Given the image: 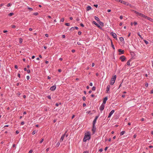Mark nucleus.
<instances>
[{
	"label": "nucleus",
	"instance_id": "f257e3e1",
	"mask_svg": "<svg viewBox=\"0 0 153 153\" xmlns=\"http://www.w3.org/2000/svg\"><path fill=\"white\" fill-rule=\"evenodd\" d=\"M91 138L90 134L89 133L87 135H85L83 139V141L85 142L87 140H89Z\"/></svg>",
	"mask_w": 153,
	"mask_h": 153
},
{
	"label": "nucleus",
	"instance_id": "f03ea898",
	"mask_svg": "<svg viewBox=\"0 0 153 153\" xmlns=\"http://www.w3.org/2000/svg\"><path fill=\"white\" fill-rule=\"evenodd\" d=\"M116 78V75H114L112 77L111 79L110 82V84L111 85H113L115 82Z\"/></svg>",
	"mask_w": 153,
	"mask_h": 153
},
{
	"label": "nucleus",
	"instance_id": "7ed1b4c3",
	"mask_svg": "<svg viewBox=\"0 0 153 153\" xmlns=\"http://www.w3.org/2000/svg\"><path fill=\"white\" fill-rule=\"evenodd\" d=\"M66 133H67V131H66L65 132V133L62 136V137L61 138V139H60V141L62 142L64 138L65 137V136Z\"/></svg>",
	"mask_w": 153,
	"mask_h": 153
},
{
	"label": "nucleus",
	"instance_id": "20e7f679",
	"mask_svg": "<svg viewBox=\"0 0 153 153\" xmlns=\"http://www.w3.org/2000/svg\"><path fill=\"white\" fill-rule=\"evenodd\" d=\"M105 104H102L101 106L100 107V109L101 111H102L104 109L105 107Z\"/></svg>",
	"mask_w": 153,
	"mask_h": 153
},
{
	"label": "nucleus",
	"instance_id": "39448f33",
	"mask_svg": "<svg viewBox=\"0 0 153 153\" xmlns=\"http://www.w3.org/2000/svg\"><path fill=\"white\" fill-rule=\"evenodd\" d=\"M111 35L113 36V37L114 38H116L117 35L116 34L113 32H111Z\"/></svg>",
	"mask_w": 153,
	"mask_h": 153
},
{
	"label": "nucleus",
	"instance_id": "423d86ee",
	"mask_svg": "<svg viewBox=\"0 0 153 153\" xmlns=\"http://www.w3.org/2000/svg\"><path fill=\"white\" fill-rule=\"evenodd\" d=\"M118 52H119V55H121L122 54H123L124 53V51L123 50L122 51L121 49H119L118 50Z\"/></svg>",
	"mask_w": 153,
	"mask_h": 153
},
{
	"label": "nucleus",
	"instance_id": "0eeeda50",
	"mask_svg": "<svg viewBox=\"0 0 153 153\" xmlns=\"http://www.w3.org/2000/svg\"><path fill=\"white\" fill-rule=\"evenodd\" d=\"M56 89V85H53L50 88V89L51 91H54Z\"/></svg>",
	"mask_w": 153,
	"mask_h": 153
},
{
	"label": "nucleus",
	"instance_id": "6e6552de",
	"mask_svg": "<svg viewBox=\"0 0 153 153\" xmlns=\"http://www.w3.org/2000/svg\"><path fill=\"white\" fill-rule=\"evenodd\" d=\"M120 59L121 60L122 62H123L126 59V58L124 56H122L120 57Z\"/></svg>",
	"mask_w": 153,
	"mask_h": 153
},
{
	"label": "nucleus",
	"instance_id": "1a4fd4ad",
	"mask_svg": "<svg viewBox=\"0 0 153 153\" xmlns=\"http://www.w3.org/2000/svg\"><path fill=\"white\" fill-rule=\"evenodd\" d=\"M107 99L108 98L107 97H105L103 99V103H102V104L105 105L106 103V101L107 100Z\"/></svg>",
	"mask_w": 153,
	"mask_h": 153
},
{
	"label": "nucleus",
	"instance_id": "9d476101",
	"mask_svg": "<svg viewBox=\"0 0 153 153\" xmlns=\"http://www.w3.org/2000/svg\"><path fill=\"white\" fill-rule=\"evenodd\" d=\"M117 1L120 2L122 3H123L125 4H127V2L122 0H117Z\"/></svg>",
	"mask_w": 153,
	"mask_h": 153
},
{
	"label": "nucleus",
	"instance_id": "9b49d317",
	"mask_svg": "<svg viewBox=\"0 0 153 153\" xmlns=\"http://www.w3.org/2000/svg\"><path fill=\"white\" fill-rule=\"evenodd\" d=\"M114 112V110H112L111 112L110 113L108 117H110L113 114V113Z\"/></svg>",
	"mask_w": 153,
	"mask_h": 153
},
{
	"label": "nucleus",
	"instance_id": "f8f14e48",
	"mask_svg": "<svg viewBox=\"0 0 153 153\" xmlns=\"http://www.w3.org/2000/svg\"><path fill=\"white\" fill-rule=\"evenodd\" d=\"M92 23L93 24H94L95 25H96L97 27H98L99 28H100L101 27L100 26V25H99V24H98L97 23H96V22L94 21H93V22H92Z\"/></svg>",
	"mask_w": 153,
	"mask_h": 153
},
{
	"label": "nucleus",
	"instance_id": "ddd939ff",
	"mask_svg": "<svg viewBox=\"0 0 153 153\" xmlns=\"http://www.w3.org/2000/svg\"><path fill=\"white\" fill-rule=\"evenodd\" d=\"M96 128L95 127V125H92V131H93V133H94L96 131Z\"/></svg>",
	"mask_w": 153,
	"mask_h": 153
},
{
	"label": "nucleus",
	"instance_id": "4468645a",
	"mask_svg": "<svg viewBox=\"0 0 153 153\" xmlns=\"http://www.w3.org/2000/svg\"><path fill=\"white\" fill-rule=\"evenodd\" d=\"M133 11L134 12V13H135L136 14H137V15L140 16H141L142 13H140L139 12H137L136 11H135L134 10H133Z\"/></svg>",
	"mask_w": 153,
	"mask_h": 153
},
{
	"label": "nucleus",
	"instance_id": "2eb2a0df",
	"mask_svg": "<svg viewBox=\"0 0 153 153\" xmlns=\"http://www.w3.org/2000/svg\"><path fill=\"white\" fill-rule=\"evenodd\" d=\"M110 87V86L109 85H108L107 86L106 91H107V93H108V91H109Z\"/></svg>",
	"mask_w": 153,
	"mask_h": 153
},
{
	"label": "nucleus",
	"instance_id": "dca6fc26",
	"mask_svg": "<svg viewBox=\"0 0 153 153\" xmlns=\"http://www.w3.org/2000/svg\"><path fill=\"white\" fill-rule=\"evenodd\" d=\"M27 8L29 10V11L30 12L32 11L33 10V9L32 8L30 7H29L27 6Z\"/></svg>",
	"mask_w": 153,
	"mask_h": 153
},
{
	"label": "nucleus",
	"instance_id": "f3484780",
	"mask_svg": "<svg viewBox=\"0 0 153 153\" xmlns=\"http://www.w3.org/2000/svg\"><path fill=\"white\" fill-rule=\"evenodd\" d=\"M140 16L143 17L145 19H146L148 17V16L145 15H144L143 14H142L141 16Z\"/></svg>",
	"mask_w": 153,
	"mask_h": 153
},
{
	"label": "nucleus",
	"instance_id": "a211bd4d",
	"mask_svg": "<svg viewBox=\"0 0 153 153\" xmlns=\"http://www.w3.org/2000/svg\"><path fill=\"white\" fill-rule=\"evenodd\" d=\"M94 18H95V19L98 22H99L100 21V19H99V18L97 16H95L94 17Z\"/></svg>",
	"mask_w": 153,
	"mask_h": 153
},
{
	"label": "nucleus",
	"instance_id": "6ab92c4d",
	"mask_svg": "<svg viewBox=\"0 0 153 153\" xmlns=\"http://www.w3.org/2000/svg\"><path fill=\"white\" fill-rule=\"evenodd\" d=\"M91 9V7L90 6H88L87 7V10L88 11Z\"/></svg>",
	"mask_w": 153,
	"mask_h": 153
},
{
	"label": "nucleus",
	"instance_id": "aec40b11",
	"mask_svg": "<svg viewBox=\"0 0 153 153\" xmlns=\"http://www.w3.org/2000/svg\"><path fill=\"white\" fill-rule=\"evenodd\" d=\"M147 19L152 22H153V19L150 17H148Z\"/></svg>",
	"mask_w": 153,
	"mask_h": 153
},
{
	"label": "nucleus",
	"instance_id": "412c9836",
	"mask_svg": "<svg viewBox=\"0 0 153 153\" xmlns=\"http://www.w3.org/2000/svg\"><path fill=\"white\" fill-rule=\"evenodd\" d=\"M98 22L99 23L100 25H101V26H103L104 24H103V23L102 22L100 21L99 22Z\"/></svg>",
	"mask_w": 153,
	"mask_h": 153
},
{
	"label": "nucleus",
	"instance_id": "4be33fe9",
	"mask_svg": "<svg viewBox=\"0 0 153 153\" xmlns=\"http://www.w3.org/2000/svg\"><path fill=\"white\" fill-rule=\"evenodd\" d=\"M131 61V59H130L127 62V65H130V62Z\"/></svg>",
	"mask_w": 153,
	"mask_h": 153
},
{
	"label": "nucleus",
	"instance_id": "5701e85b",
	"mask_svg": "<svg viewBox=\"0 0 153 153\" xmlns=\"http://www.w3.org/2000/svg\"><path fill=\"white\" fill-rule=\"evenodd\" d=\"M96 121L97 120L94 119L93 122V125L94 126L95 125Z\"/></svg>",
	"mask_w": 153,
	"mask_h": 153
},
{
	"label": "nucleus",
	"instance_id": "b1692460",
	"mask_svg": "<svg viewBox=\"0 0 153 153\" xmlns=\"http://www.w3.org/2000/svg\"><path fill=\"white\" fill-rule=\"evenodd\" d=\"M125 131H121L120 132V135H123L125 134Z\"/></svg>",
	"mask_w": 153,
	"mask_h": 153
},
{
	"label": "nucleus",
	"instance_id": "393cba45",
	"mask_svg": "<svg viewBox=\"0 0 153 153\" xmlns=\"http://www.w3.org/2000/svg\"><path fill=\"white\" fill-rule=\"evenodd\" d=\"M111 47H112V48L114 49H115V48H114V45H113V43H112V41H111Z\"/></svg>",
	"mask_w": 153,
	"mask_h": 153
},
{
	"label": "nucleus",
	"instance_id": "a878e982",
	"mask_svg": "<svg viewBox=\"0 0 153 153\" xmlns=\"http://www.w3.org/2000/svg\"><path fill=\"white\" fill-rule=\"evenodd\" d=\"M120 41L122 42L124 40V39L123 37H121L120 38Z\"/></svg>",
	"mask_w": 153,
	"mask_h": 153
},
{
	"label": "nucleus",
	"instance_id": "bb28decb",
	"mask_svg": "<svg viewBox=\"0 0 153 153\" xmlns=\"http://www.w3.org/2000/svg\"><path fill=\"white\" fill-rule=\"evenodd\" d=\"M74 30V27H72L70 29V30L71 31Z\"/></svg>",
	"mask_w": 153,
	"mask_h": 153
},
{
	"label": "nucleus",
	"instance_id": "cd10ccee",
	"mask_svg": "<svg viewBox=\"0 0 153 153\" xmlns=\"http://www.w3.org/2000/svg\"><path fill=\"white\" fill-rule=\"evenodd\" d=\"M138 35L142 39H143V37L141 36L140 35V33H137Z\"/></svg>",
	"mask_w": 153,
	"mask_h": 153
},
{
	"label": "nucleus",
	"instance_id": "c85d7f7f",
	"mask_svg": "<svg viewBox=\"0 0 153 153\" xmlns=\"http://www.w3.org/2000/svg\"><path fill=\"white\" fill-rule=\"evenodd\" d=\"M13 14H14L13 13H10L8 15L9 16H11L13 15Z\"/></svg>",
	"mask_w": 153,
	"mask_h": 153
},
{
	"label": "nucleus",
	"instance_id": "c756f323",
	"mask_svg": "<svg viewBox=\"0 0 153 153\" xmlns=\"http://www.w3.org/2000/svg\"><path fill=\"white\" fill-rule=\"evenodd\" d=\"M33 14L35 16H37L38 15V13L37 12L34 13Z\"/></svg>",
	"mask_w": 153,
	"mask_h": 153
},
{
	"label": "nucleus",
	"instance_id": "7c9ffc66",
	"mask_svg": "<svg viewBox=\"0 0 153 153\" xmlns=\"http://www.w3.org/2000/svg\"><path fill=\"white\" fill-rule=\"evenodd\" d=\"M144 42H145V43L146 44H148L149 43V42L148 41H147L146 40H144Z\"/></svg>",
	"mask_w": 153,
	"mask_h": 153
},
{
	"label": "nucleus",
	"instance_id": "2f4dec72",
	"mask_svg": "<svg viewBox=\"0 0 153 153\" xmlns=\"http://www.w3.org/2000/svg\"><path fill=\"white\" fill-rule=\"evenodd\" d=\"M96 89V87L95 86H93L92 88V90L93 91H95Z\"/></svg>",
	"mask_w": 153,
	"mask_h": 153
},
{
	"label": "nucleus",
	"instance_id": "473e14b6",
	"mask_svg": "<svg viewBox=\"0 0 153 153\" xmlns=\"http://www.w3.org/2000/svg\"><path fill=\"white\" fill-rule=\"evenodd\" d=\"M22 39L21 38H20L19 39V42L20 43H22Z\"/></svg>",
	"mask_w": 153,
	"mask_h": 153
},
{
	"label": "nucleus",
	"instance_id": "72a5a7b5",
	"mask_svg": "<svg viewBox=\"0 0 153 153\" xmlns=\"http://www.w3.org/2000/svg\"><path fill=\"white\" fill-rule=\"evenodd\" d=\"M65 25L68 26H69L70 25V24L68 23H66Z\"/></svg>",
	"mask_w": 153,
	"mask_h": 153
},
{
	"label": "nucleus",
	"instance_id": "f704fd0d",
	"mask_svg": "<svg viewBox=\"0 0 153 153\" xmlns=\"http://www.w3.org/2000/svg\"><path fill=\"white\" fill-rule=\"evenodd\" d=\"M64 18H62L61 19L60 21L63 22H64Z\"/></svg>",
	"mask_w": 153,
	"mask_h": 153
},
{
	"label": "nucleus",
	"instance_id": "c9c22d12",
	"mask_svg": "<svg viewBox=\"0 0 153 153\" xmlns=\"http://www.w3.org/2000/svg\"><path fill=\"white\" fill-rule=\"evenodd\" d=\"M59 144H60V143H57V144L56 145V146L57 147H58L59 146Z\"/></svg>",
	"mask_w": 153,
	"mask_h": 153
},
{
	"label": "nucleus",
	"instance_id": "e433bc0d",
	"mask_svg": "<svg viewBox=\"0 0 153 153\" xmlns=\"http://www.w3.org/2000/svg\"><path fill=\"white\" fill-rule=\"evenodd\" d=\"M44 140V139H42L40 141V143H41Z\"/></svg>",
	"mask_w": 153,
	"mask_h": 153
},
{
	"label": "nucleus",
	"instance_id": "4c0bfd02",
	"mask_svg": "<svg viewBox=\"0 0 153 153\" xmlns=\"http://www.w3.org/2000/svg\"><path fill=\"white\" fill-rule=\"evenodd\" d=\"M47 97L48 99H51V97L50 95H48V96H47Z\"/></svg>",
	"mask_w": 153,
	"mask_h": 153
},
{
	"label": "nucleus",
	"instance_id": "58836bf2",
	"mask_svg": "<svg viewBox=\"0 0 153 153\" xmlns=\"http://www.w3.org/2000/svg\"><path fill=\"white\" fill-rule=\"evenodd\" d=\"M137 22H134V25H137Z\"/></svg>",
	"mask_w": 153,
	"mask_h": 153
},
{
	"label": "nucleus",
	"instance_id": "ea45409f",
	"mask_svg": "<svg viewBox=\"0 0 153 153\" xmlns=\"http://www.w3.org/2000/svg\"><path fill=\"white\" fill-rule=\"evenodd\" d=\"M12 27L13 28H15L16 27V26L15 25H12Z\"/></svg>",
	"mask_w": 153,
	"mask_h": 153
},
{
	"label": "nucleus",
	"instance_id": "a19ab883",
	"mask_svg": "<svg viewBox=\"0 0 153 153\" xmlns=\"http://www.w3.org/2000/svg\"><path fill=\"white\" fill-rule=\"evenodd\" d=\"M33 152V150H30L29 152L28 153H31Z\"/></svg>",
	"mask_w": 153,
	"mask_h": 153
},
{
	"label": "nucleus",
	"instance_id": "79ce46f5",
	"mask_svg": "<svg viewBox=\"0 0 153 153\" xmlns=\"http://www.w3.org/2000/svg\"><path fill=\"white\" fill-rule=\"evenodd\" d=\"M27 72L28 73H30V70H27Z\"/></svg>",
	"mask_w": 153,
	"mask_h": 153
},
{
	"label": "nucleus",
	"instance_id": "37998d69",
	"mask_svg": "<svg viewBox=\"0 0 153 153\" xmlns=\"http://www.w3.org/2000/svg\"><path fill=\"white\" fill-rule=\"evenodd\" d=\"M82 99L84 101H85V97H82Z\"/></svg>",
	"mask_w": 153,
	"mask_h": 153
},
{
	"label": "nucleus",
	"instance_id": "c03bdc74",
	"mask_svg": "<svg viewBox=\"0 0 153 153\" xmlns=\"http://www.w3.org/2000/svg\"><path fill=\"white\" fill-rule=\"evenodd\" d=\"M36 132L35 131H34L32 133V134L33 135L35 134Z\"/></svg>",
	"mask_w": 153,
	"mask_h": 153
},
{
	"label": "nucleus",
	"instance_id": "a18cd8bd",
	"mask_svg": "<svg viewBox=\"0 0 153 153\" xmlns=\"http://www.w3.org/2000/svg\"><path fill=\"white\" fill-rule=\"evenodd\" d=\"M80 25V26H82V27H84V25L83 24H82V23H81Z\"/></svg>",
	"mask_w": 153,
	"mask_h": 153
},
{
	"label": "nucleus",
	"instance_id": "49530a36",
	"mask_svg": "<svg viewBox=\"0 0 153 153\" xmlns=\"http://www.w3.org/2000/svg\"><path fill=\"white\" fill-rule=\"evenodd\" d=\"M27 80L29 79H30V77H29V76H27Z\"/></svg>",
	"mask_w": 153,
	"mask_h": 153
},
{
	"label": "nucleus",
	"instance_id": "de8ad7c7",
	"mask_svg": "<svg viewBox=\"0 0 153 153\" xmlns=\"http://www.w3.org/2000/svg\"><path fill=\"white\" fill-rule=\"evenodd\" d=\"M77 44L78 45H81V43H80V42H77Z\"/></svg>",
	"mask_w": 153,
	"mask_h": 153
},
{
	"label": "nucleus",
	"instance_id": "09e8293b",
	"mask_svg": "<svg viewBox=\"0 0 153 153\" xmlns=\"http://www.w3.org/2000/svg\"><path fill=\"white\" fill-rule=\"evenodd\" d=\"M24 121H22L21 123V124L22 125H23L24 124Z\"/></svg>",
	"mask_w": 153,
	"mask_h": 153
},
{
	"label": "nucleus",
	"instance_id": "8fccbe9b",
	"mask_svg": "<svg viewBox=\"0 0 153 153\" xmlns=\"http://www.w3.org/2000/svg\"><path fill=\"white\" fill-rule=\"evenodd\" d=\"M99 151L100 152H101L102 151V149H99Z\"/></svg>",
	"mask_w": 153,
	"mask_h": 153
},
{
	"label": "nucleus",
	"instance_id": "3c124183",
	"mask_svg": "<svg viewBox=\"0 0 153 153\" xmlns=\"http://www.w3.org/2000/svg\"><path fill=\"white\" fill-rule=\"evenodd\" d=\"M98 116H96V117H95V118L94 119H96V120H97V119H98Z\"/></svg>",
	"mask_w": 153,
	"mask_h": 153
},
{
	"label": "nucleus",
	"instance_id": "603ef678",
	"mask_svg": "<svg viewBox=\"0 0 153 153\" xmlns=\"http://www.w3.org/2000/svg\"><path fill=\"white\" fill-rule=\"evenodd\" d=\"M81 31H79L78 33V34L79 35H80L81 34Z\"/></svg>",
	"mask_w": 153,
	"mask_h": 153
},
{
	"label": "nucleus",
	"instance_id": "864d4df0",
	"mask_svg": "<svg viewBox=\"0 0 153 153\" xmlns=\"http://www.w3.org/2000/svg\"><path fill=\"white\" fill-rule=\"evenodd\" d=\"M86 104L85 103H84L83 104V107H85V106H86Z\"/></svg>",
	"mask_w": 153,
	"mask_h": 153
},
{
	"label": "nucleus",
	"instance_id": "5fc2aeb1",
	"mask_svg": "<svg viewBox=\"0 0 153 153\" xmlns=\"http://www.w3.org/2000/svg\"><path fill=\"white\" fill-rule=\"evenodd\" d=\"M89 85H90V86H92L93 85V84H92V82H90V83Z\"/></svg>",
	"mask_w": 153,
	"mask_h": 153
},
{
	"label": "nucleus",
	"instance_id": "6e6d98bb",
	"mask_svg": "<svg viewBox=\"0 0 153 153\" xmlns=\"http://www.w3.org/2000/svg\"><path fill=\"white\" fill-rule=\"evenodd\" d=\"M94 6L95 7H98L97 4H94Z\"/></svg>",
	"mask_w": 153,
	"mask_h": 153
},
{
	"label": "nucleus",
	"instance_id": "4d7b16f0",
	"mask_svg": "<svg viewBox=\"0 0 153 153\" xmlns=\"http://www.w3.org/2000/svg\"><path fill=\"white\" fill-rule=\"evenodd\" d=\"M10 5V3H8L7 4V7H9Z\"/></svg>",
	"mask_w": 153,
	"mask_h": 153
},
{
	"label": "nucleus",
	"instance_id": "13d9d810",
	"mask_svg": "<svg viewBox=\"0 0 153 153\" xmlns=\"http://www.w3.org/2000/svg\"><path fill=\"white\" fill-rule=\"evenodd\" d=\"M62 37L63 38H65V35H62Z\"/></svg>",
	"mask_w": 153,
	"mask_h": 153
},
{
	"label": "nucleus",
	"instance_id": "bf43d9fd",
	"mask_svg": "<svg viewBox=\"0 0 153 153\" xmlns=\"http://www.w3.org/2000/svg\"><path fill=\"white\" fill-rule=\"evenodd\" d=\"M145 86L146 87H147L148 86V84L147 83H146L145 84Z\"/></svg>",
	"mask_w": 153,
	"mask_h": 153
},
{
	"label": "nucleus",
	"instance_id": "052dcab7",
	"mask_svg": "<svg viewBox=\"0 0 153 153\" xmlns=\"http://www.w3.org/2000/svg\"><path fill=\"white\" fill-rule=\"evenodd\" d=\"M15 68H16V69H17L18 68V66L17 65H15Z\"/></svg>",
	"mask_w": 153,
	"mask_h": 153
},
{
	"label": "nucleus",
	"instance_id": "680f3d73",
	"mask_svg": "<svg viewBox=\"0 0 153 153\" xmlns=\"http://www.w3.org/2000/svg\"><path fill=\"white\" fill-rule=\"evenodd\" d=\"M45 36L46 37H48V34H45Z\"/></svg>",
	"mask_w": 153,
	"mask_h": 153
},
{
	"label": "nucleus",
	"instance_id": "e2e57ef3",
	"mask_svg": "<svg viewBox=\"0 0 153 153\" xmlns=\"http://www.w3.org/2000/svg\"><path fill=\"white\" fill-rule=\"evenodd\" d=\"M111 11V10L110 9H108L107 10V12H110Z\"/></svg>",
	"mask_w": 153,
	"mask_h": 153
},
{
	"label": "nucleus",
	"instance_id": "0e129e2a",
	"mask_svg": "<svg viewBox=\"0 0 153 153\" xmlns=\"http://www.w3.org/2000/svg\"><path fill=\"white\" fill-rule=\"evenodd\" d=\"M75 50H74V49H73V50H72V52H73V53H74V52H75Z\"/></svg>",
	"mask_w": 153,
	"mask_h": 153
},
{
	"label": "nucleus",
	"instance_id": "69168bd1",
	"mask_svg": "<svg viewBox=\"0 0 153 153\" xmlns=\"http://www.w3.org/2000/svg\"><path fill=\"white\" fill-rule=\"evenodd\" d=\"M58 71L59 72H61L62 71V70L60 69H59L58 70Z\"/></svg>",
	"mask_w": 153,
	"mask_h": 153
},
{
	"label": "nucleus",
	"instance_id": "338daca9",
	"mask_svg": "<svg viewBox=\"0 0 153 153\" xmlns=\"http://www.w3.org/2000/svg\"><path fill=\"white\" fill-rule=\"evenodd\" d=\"M149 147L150 148H152L153 147V146H150Z\"/></svg>",
	"mask_w": 153,
	"mask_h": 153
},
{
	"label": "nucleus",
	"instance_id": "774afa93",
	"mask_svg": "<svg viewBox=\"0 0 153 153\" xmlns=\"http://www.w3.org/2000/svg\"><path fill=\"white\" fill-rule=\"evenodd\" d=\"M83 153H88V152L87 151H84Z\"/></svg>",
	"mask_w": 153,
	"mask_h": 153
}]
</instances>
